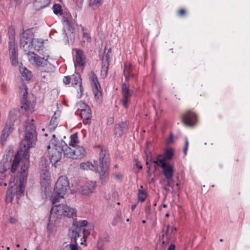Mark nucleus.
Returning <instances> with one entry per match:
<instances>
[{
  "instance_id": "bb28decb",
  "label": "nucleus",
  "mask_w": 250,
  "mask_h": 250,
  "mask_svg": "<svg viewBox=\"0 0 250 250\" xmlns=\"http://www.w3.org/2000/svg\"><path fill=\"white\" fill-rule=\"evenodd\" d=\"M10 57L18 56V48L15 45V42H8Z\"/></svg>"
},
{
  "instance_id": "3c124183",
  "label": "nucleus",
  "mask_w": 250,
  "mask_h": 250,
  "mask_svg": "<svg viewBox=\"0 0 250 250\" xmlns=\"http://www.w3.org/2000/svg\"><path fill=\"white\" fill-rule=\"evenodd\" d=\"M80 241H79V243L81 245H84V243L85 242V238L84 237V235L82 234V236L80 237Z\"/></svg>"
},
{
  "instance_id": "58836bf2",
  "label": "nucleus",
  "mask_w": 250,
  "mask_h": 250,
  "mask_svg": "<svg viewBox=\"0 0 250 250\" xmlns=\"http://www.w3.org/2000/svg\"><path fill=\"white\" fill-rule=\"evenodd\" d=\"M173 155V151L172 148H168L166 149L164 159H171L172 158Z\"/></svg>"
},
{
  "instance_id": "c85d7f7f",
  "label": "nucleus",
  "mask_w": 250,
  "mask_h": 250,
  "mask_svg": "<svg viewBox=\"0 0 250 250\" xmlns=\"http://www.w3.org/2000/svg\"><path fill=\"white\" fill-rule=\"evenodd\" d=\"M103 0H89V6L93 9H96L103 4Z\"/></svg>"
},
{
  "instance_id": "c756f323",
  "label": "nucleus",
  "mask_w": 250,
  "mask_h": 250,
  "mask_svg": "<svg viewBox=\"0 0 250 250\" xmlns=\"http://www.w3.org/2000/svg\"><path fill=\"white\" fill-rule=\"evenodd\" d=\"M82 118L84 120H88L91 118V110L90 107L84 109L83 111L80 112Z\"/></svg>"
},
{
  "instance_id": "13d9d810",
  "label": "nucleus",
  "mask_w": 250,
  "mask_h": 250,
  "mask_svg": "<svg viewBox=\"0 0 250 250\" xmlns=\"http://www.w3.org/2000/svg\"><path fill=\"white\" fill-rule=\"evenodd\" d=\"M185 13V10L184 9H181L178 12V14L179 15H183Z\"/></svg>"
},
{
  "instance_id": "f704fd0d",
  "label": "nucleus",
  "mask_w": 250,
  "mask_h": 250,
  "mask_svg": "<svg viewBox=\"0 0 250 250\" xmlns=\"http://www.w3.org/2000/svg\"><path fill=\"white\" fill-rule=\"evenodd\" d=\"M76 107L78 111L80 112L84 110V109L89 108V106L82 101L78 102L76 104Z\"/></svg>"
},
{
  "instance_id": "37998d69",
  "label": "nucleus",
  "mask_w": 250,
  "mask_h": 250,
  "mask_svg": "<svg viewBox=\"0 0 250 250\" xmlns=\"http://www.w3.org/2000/svg\"><path fill=\"white\" fill-rule=\"evenodd\" d=\"M12 64L13 66H17L19 64L18 60V56H11L10 57Z\"/></svg>"
},
{
  "instance_id": "79ce46f5",
  "label": "nucleus",
  "mask_w": 250,
  "mask_h": 250,
  "mask_svg": "<svg viewBox=\"0 0 250 250\" xmlns=\"http://www.w3.org/2000/svg\"><path fill=\"white\" fill-rule=\"evenodd\" d=\"M114 131L116 136H121L123 132V127L118 125L115 127Z\"/></svg>"
},
{
  "instance_id": "a878e982",
  "label": "nucleus",
  "mask_w": 250,
  "mask_h": 250,
  "mask_svg": "<svg viewBox=\"0 0 250 250\" xmlns=\"http://www.w3.org/2000/svg\"><path fill=\"white\" fill-rule=\"evenodd\" d=\"M21 160V154H20V152H18L17 154H16L15 156L12 165L11 166V171L12 173L15 172L17 169V168L19 164V163Z\"/></svg>"
},
{
  "instance_id": "4be33fe9",
  "label": "nucleus",
  "mask_w": 250,
  "mask_h": 250,
  "mask_svg": "<svg viewBox=\"0 0 250 250\" xmlns=\"http://www.w3.org/2000/svg\"><path fill=\"white\" fill-rule=\"evenodd\" d=\"M57 218L50 215L47 227V231L51 234L56 231Z\"/></svg>"
},
{
  "instance_id": "69168bd1",
  "label": "nucleus",
  "mask_w": 250,
  "mask_h": 250,
  "mask_svg": "<svg viewBox=\"0 0 250 250\" xmlns=\"http://www.w3.org/2000/svg\"><path fill=\"white\" fill-rule=\"evenodd\" d=\"M163 207L164 208H166V207H167V205L166 204H163Z\"/></svg>"
},
{
  "instance_id": "f03ea898",
  "label": "nucleus",
  "mask_w": 250,
  "mask_h": 250,
  "mask_svg": "<svg viewBox=\"0 0 250 250\" xmlns=\"http://www.w3.org/2000/svg\"><path fill=\"white\" fill-rule=\"evenodd\" d=\"M22 163L20 183L18 185L13 183H10V188H8L6 195L5 200L7 203L11 202L15 196H16L17 202H18L20 198L24 195L25 188L24 183L26 179L29 163L28 162H24L23 160H22Z\"/></svg>"
},
{
  "instance_id": "338daca9",
  "label": "nucleus",
  "mask_w": 250,
  "mask_h": 250,
  "mask_svg": "<svg viewBox=\"0 0 250 250\" xmlns=\"http://www.w3.org/2000/svg\"><path fill=\"white\" fill-rule=\"evenodd\" d=\"M146 155L147 156V159H148L149 156H148V154H147L146 151Z\"/></svg>"
},
{
  "instance_id": "774afa93",
  "label": "nucleus",
  "mask_w": 250,
  "mask_h": 250,
  "mask_svg": "<svg viewBox=\"0 0 250 250\" xmlns=\"http://www.w3.org/2000/svg\"><path fill=\"white\" fill-rule=\"evenodd\" d=\"M169 213H167V214H166V216L167 217H169Z\"/></svg>"
},
{
  "instance_id": "864d4df0",
  "label": "nucleus",
  "mask_w": 250,
  "mask_h": 250,
  "mask_svg": "<svg viewBox=\"0 0 250 250\" xmlns=\"http://www.w3.org/2000/svg\"><path fill=\"white\" fill-rule=\"evenodd\" d=\"M9 221L11 224H15L17 222V220L16 218L11 217L9 219Z\"/></svg>"
},
{
  "instance_id": "7c9ffc66",
  "label": "nucleus",
  "mask_w": 250,
  "mask_h": 250,
  "mask_svg": "<svg viewBox=\"0 0 250 250\" xmlns=\"http://www.w3.org/2000/svg\"><path fill=\"white\" fill-rule=\"evenodd\" d=\"M138 200L139 201L144 202L147 196L146 191L143 188V187H141V188L138 190Z\"/></svg>"
},
{
  "instance_id": "5701e85b",
  "label": "nucleus",
  "mask_w": 250,
  "mask_h": 250,
  "mask_svg": "<svg viewBox=\"0 0 250 250\" xmlns=\"http://www.w3.org/2000/svg\"><path fill=\"white\" fill-rule=\"evenodd\" d=\"M51 0H34L33 6L36 10H40L49 5Z\"/></svg>"
},
{
  "instance_id": "0eeeda50",
  "label": "nucleus",
  "mask_w": 250,
  "mask_h": 250,
  "mask_svg": "<svg viewBox=\"0 0 250 250\" xmlns=\"http://www.w3.org/2000/svg\"><path fill=\"white\" fill-rule=\"evenodd\" d=\"M50 162L55 165L62 158V149L60 146V141L56 138L55 135H52L49 145L47 146Z\"/></svg>"
},
{
  "instance_id": "ddd939ff",
  "label": "nucleus",
  "mask_w": 250,
  "mask_h": 250,
  "mask_svg": "<svg viewBox=\"0 0 250 250\" xmlns=\"http://www.w3.org/2000/svg\"><path fill=\"white\" fill-rule=\"evenodd\" d=\"M89 78L92 83V90L95 96V98L97 100L101 99L102 97V91L101 90V86L98 82V78L95 74L91 71L88 74Z\"/></svg>"
},
{
  "instance_id": "4468645a",
  "label": "nucleus",
  "mask_w": 250,
  "mask_h": 250,
  "mask_svg": "<svg viewBox=\"0 0 250 250\" xmlns=\"http://www.w3.org/2000/svg\"><path fill=\"white\" fill-rule=\"evenodd\" d=\"M182 121L187 125L192 126L196 124L197 117L194 111L189 110L183 115Z\"/></svg>"
},
{
  "instance_id": "f8f14e48",
  "label": "nucleus",
  "mask_w": 250,
  "mask_h": 250,
  "mask_svg": "<svg viewBox=\"0 0 250 250\" xmlns=\"http://www.w3.org/2000/svg\"><path fill=\"white\" fill-rule=\"evenodd\" d=\"M97 187L96 182L88 181L79 188V192L83 195L90 197L94 193Z\"/></svg>"
},
{
  "instance_id": "49530a36",
  "label": "nucleus",
  "mask_w": 250,
  "mask_h": 250,
  "mask_svg": "<svg viewBox=\"0 0 250 250\" xmlns=\"http://www.w3.org/2000/svg\"><path fill=\"white\" fill-rule=\"evenodd\" d=\"M17 110L16 109L11 110L9 113V120H12L14 119V115L17 112Z\"/></svg>"
},
{
  "instance_id": "c9c22d12",
  "label": "nucleus",
  "mask_w": 250,
  "mask_h": 250,
  "mask_svg": "<svg viewBox=\"0 0 250 250\" xmlns=\"http://www.w3.org/2000/svg\"><path fill=\"white\" fill-rule=\"evenodd\" d=\"M123 221V217L121 213H117L114 217L111 224L113 226H116L119 223Z\"/></svg>"
},
{
  "instance_id": "412c9836",
  "label": "nucleus",
  "mask_w": 250,
  "mask_h": 250,
  "mask_svg": "<svg viewBox=\"0 0 250 250\" xmlns=\"http://www.w3.org/2000/svg\"><path fill=\"white\" fill-rule=\"evenodd\" d=\"M86 155V151L83 147L79 146L74 149L73 159H81L85 157Z\"/></svg>"
},
{
  "instance_id": "20e7f679",
  "label": "nucleus",
  "mask_w": 250,
  "mask_h": 250,
  "mask_svg": "<svg viewBox=\"0 0 250 250\" xmlns=\"http://www.w3.org/2000/svg\"><path fill=\"white\" fill-rule=\"evenodd\" d=\"M69 187L67 178L64 176L60 177L56 182L54 192L51 198L53 204L56 203L60 199L64 198Z\"/></svg>"
},
{
  "instance_id": "9d476101",
  "label": "nucleus",
  "mask_w": 250,
  "mask_h": 250,
  "mask_svg": "<svg viewBox=\"0 0 250 250\" xmlns=\"http://www.w3.org/2000/svg\"><path fill=\"white\" fill-rule=\"evenodd\" d=\"M157 165L163 169V173L166 178L173 177L174 174V167L173 165L166 163L162 155H159L157 158Z\"/></svg>"
},
{
  "instance_id": "9b49d317",
  "label": "nucleus",
  "mask_w": 250,
  "mask_h": 250,
  "mask_svg": "<svg viewBox=\"0 0 250 250\" xmlns=\"http://www.w3.org/2000/svg\"><path fill=\"white\" fill-rule=\"evenodd\" d=\"M133 91L129 89L128 83H125L122 87L121 102L125 108H127L130 103Z\"/></svg>"
},
{
  "instance_id": "393cba45",
  "label": "nucleus",
  "mask_w": 250,
  "mask_h": 250,
  "mask_svg": "<svg viewBox=\"0 0 250 250\" xmlns=\"http://www.w3.org/2000/svg\"><path fill=\"white\" fill-rule=\"evenodd\" d=\"M82 79L79 73H76L73 76V82L72 84L74 85H78L79 89L81 92V95L83 93V90L82 88Z\"/></svg>"
},
{
  "instance_id": "c03bdc74",
  "label": "nucleus",
  "mask_w": 250,
  "mask_h": 250,
  "mask_svg": "<svg viewBox=\"0 0 250 250\" xmlns=\"http://www.w3.org/2000/svg\"><path fill=\"white\" fill-rule=\"evenodd\" d=\"M166 179H167V185L172 188H173L174 186V182L172 177L166 178Z\"/></svg>"
},
{
  "instance_id": "680f3d73",
  "label": "nucleus",
  "mask_w": 250,
  "mask_h": 250,
  "mask_svg": "<svg viewBox=\"0 0 250 250\" xmlns=\"http://www.w3.org/2000/svg\"><path fill=\"white\" fill-rule=\"evenodd\" d=\"M136 207V205L134 204L132 206V209L134 210Z\"/></svg>"
},
{
  "instance_id": "cd10ccee",
  "label": "nucleus",
  "mask_w": 250,
  "mask_h": 250,
  "mask_svg": "<svg viewBox=\"0 0 250 250\" xmlns=\"http://www.w3.org/2000/svg\"><path fill=\"white\" fill-rule=\"evenodd\" d=\"M20 71L22 76L26 80H29L31 78V72L29 71L26 67H21Z\"/></svg>"
},
{
  "instance_id": "f3484780",
  "label": "nucleus",
  "mask_w": 250,
  "mask_h": 250,
  "mask_svg": "<svg viewBox=\"0 0 250 250\" xmlns=\"http://www.w3.org/2000/svg\"><path fill=\"white\" fill-rule=\"evenodd\" d=\"M60 146H61L62 151L63 152L64 156L67 158L73 159L74 158V149H72L62 140L60 141Z\"/></svg>"
},
{
  "instance_id": "de8ad7c7",
  "label": "nucleus",
  "mask_w": 250,
  "mask_h": 250,
  "mask_svg": "<svg viewBox=\"0 0 250 250\" xmlns=\"http://www.w3.org/2000/svg\"><path fill=\"white\" fill-rule=\"evenodd\" d=\"M78 243H72L69 245L70 250H79L78 247Z\"/></svg>"
},
{
  "instance_id": "ea45409f",
  "label": "nucleus",
  "mask_w": 250,
  "mask_h": 250,
  "mask_svg": "<svg viewBox=\"0 0 250 250\" xmlns=\"http://www.w3.org/2000/svg\"><path fill=\"white\" fill-rule=\"evenodd\" d=\"M88 222L86 220H80L74 223L73 226H75L76 227H80L83 229L82 228L86 226Z\"/></svg>"
},
{
  "instance_id": "1a4fd4ad",
  "label": "nucleus",
  "mask_w": 250,
  "mask_h": 250,
  "mask_svg": "<svg viewBox=\"0 0 250 250\" xmlns=\"http://www.w3.org/2000/svg\"><path fill=\"white\" fill-rule=\"evenodd\" d=\"M41 185L42 191L45 194L51 191L50 185L51 183V176L49 172L48 168L45 167L41 169L40 172Z\"/></svg>"
},
{
  "instance_id": "39448f33",
  "label": "nucleus",
  "mask_w": 250,
  "mask_h": 250,
  "mask_svg": "<svg viewBox=\"0 0 250 250\" xmlns=\"http://www.w3.org/2000/svg\"><path fill=\"white\" fill-rule=\"evenodd\" d=\"M53 204L51 210V216L56 218H62L65 217L74 218L76 216V211L75 208H71L66 204Z\"/></svg>"
},
{
  "instance_id": "8fccbe9b",
  "label": "nucleus",
  "mask_w": 250,
  "mask_h": 250,
  "mask_svg": "<svg viewBox=\"0 0 250 250\" xmlns=\"http://www.w3.org/2000/svg\"><path fill=\"white\" fill-rule=\"evenodd\" d=\"M71 78L69 76H65L63 79V82L65 84H69L70 83Z\"/></svg>"
},
{
  "instance_id": "6e6552de",
  "label": "nucleus",
  "mask_w": 250,
  "mask_h": 250,
  "mask_svg": "<svg viewBox=\"0 0 250 250\" xmlns=\"http://www.w3.org/2000/svg\"><path fill=\"white\" fill-rule=\"evenodd\" d=\"M27 55L30 63L40 67L42 71L49 72L52 70L53 67L47 59L39 56L33 52H29Z\"/></svg>"
},
{
  "instance_id": "f257e3e1",
  "label": "nucleus",
  "mask_w": 250,
  "mask_h": 250,
  "mask_svg": "<svg viewBox=\"0 0 250 250\" xmlns=\"http://www.w3.org/2000/svg\"><path fill=\"white\" fill-rule=\"evenodd\" d=\"M100 169H98V162L94 161V164L90 162H84L81 163L80 168L83 170H91L98 172L101 176L102 183L106 181L108 176V170L109 165V157L105 150L101 149L99 156Z\"/></svg>"
},
{
  "instance_id": "bf43d9fd",
  "label": "nucleus",
  "mask_w": 250,
  "mask_h": 250,
  "mask_svg": "<svg viewBox=\"0 0 250 250\" xmlns=\"http://www.w3.org/2000/svg\"><path fill=\"white\" fill-rule=\"evenodd\" d=\"M136 166H137V167H138L139 169H141L142 168V166L141 165H140L139 162L136 163Z\"/></svg>"
},
{
  "instance_id": "aec40b11",
  "label": "nucleus",
  "mask_w": 250,
  "mask_h": 250,
  "mask_svg": "<svg viewBox=\"0 0 250 250\" xmlns=\"http://www.w3.org/2000/svg\"><path fill=\"white\" fill-rule=\"evenodd\" d=\"M11 123H9L8 121H7L2 131V133L0 136V140L1 144H3L7 140L11 133Z\"/></svg>"
},
{
  "instance_id": "e2e57ef3",
  "label": "nucleus",
  "mask_w": 250,
  "mask_h": 250,
  "mask_svg": "<svg viewBox=\"0 0 250 250\" xmlns=\"http://www.w3.org/2000/svg\"><path fill=\"white\" fill-rule=\"evenodd\" d=\"M149 162H148V160H147V161H146V165L148 166V168L149 169V168H150V166L149 165Z\"/></svg>"
},
{
  "instance_id": "5fc2aeb1",
  "label": "nucleus",
  "mask_w": 250,
  "mask_h": 250,
  "mask_svg": "<svg viewBox=\"0 0 250 250\" xmlns=\"http://www.w3.org/2000/svg\"><path fill=\"white\" fill-rule=\"evenodd\" d=\"M175 246L174 244H171L167 249V250H175Z\"/></svg>"
},
{
  "instance_id": "0e129e2a",
  "label": "nucleus",
  "mask_w": 250,
  "mask_h": 250,
  "mask_svg": "<svg viewBox=\"0 0 250 250\" xmlns=\"http://www.w3.org/2000/svg\"><path fill=\"white\" fill-rule=\"evenodd\" d=\"M4 185V186H6L7 184L6 183L3 184L2 182H0V185Z\"/></svg>"
},
{
  "instance_id": "a211bd4d",
  "label": "nucleus",
  "mask_w": 250,
  "mask_h": 250,
  "mask_svg": "<svg viewBox=\"0 0 250 250\" xmlns=\"http://www.w3.org/2000/svg\"><path fill=\"white\" fill-rule=\"evenodd\" d=\"M75 66L81 67L85 62V56L83 52L81 50H77L76 54Z\"/></svg>"
},
{
  "instance_id": "7ed1b4c3",
  "label": "nucleus",
  "mask_w": 250,
  "mask_h": 250,
  "mask_svg": "<svg viewBox=\"0 0 250 250\" xmlns=\"http://www.w3.org/2000/svg\"><path fill=\"white\" fill-rule=\"evenodd\" d=\"M25 126V138L21 141V146L23 148H21L18 152L20 154H22V160L24 162H29L30 155L29 154L28 149L34 146L36 140L35 127L32 122H27L24 125Z\"/></svg>"
},
{
  "instance_id": "6e6d98bb",
  "label": "nucleus",
  "mask_w": 250,
  "mask_h": 250,
  "mask_svg": "<svg viewBox=\"0 0 250 250\" xmlns=\"http://www.w3.org/2000/svg\"><path fill=\"white\" fill-rule=\"evenodd\" d=\"M151 207L150 206H148L146 208V211L147 214L150 213Z\"/></svg>"
},
{
  "instance_id": "09e8293b",
  "label": "nucleus",
  "mask_w": 250,
  "mask_h": 250,
  "mask_svg": "<svg viewBox=\"0 0 250 250\" xmlns=\"http://www.w3.org/2000/svg\"><path fill=\"white\" fill-rule=\"evenodd\" d=\"M97 250H104V244L101 242V240H98L97 246Z\"/></svg>"
},
{
  "instance_id": "4c0bfd02",
  "label": "nucleus",
  "mask_w": 250,
  "mask_h": 250,
  "mask_svg": "<svg viewBox=\"0 0 250 250\" xmlns=\"http://www.w3.org/2000/svg\"><path fill=\"white\" fill-rule=\"evenodd\" d=\"M15 30L13 28H10L8 30V35L9 41L8 42H15Z\"/></svg>"
},
{
  "instance_id": "b1692460",
  "label": "nucleus",
  "mask_w": 250,
  "mask_h": 250,
  "mask_svg": "<svg viewBox=\"0 0 250 250\" xmlns=\"http://www.w3.org/2000/svg\"><path fill=\"white\" fill-rule=\"evenodd\" d=\"M57 113L55 112L54 116L52 117L48 125V128L50 131H53L58 125L59 120L58 118L59 116V114H58V116H57Z\"/></svg>"
},
{
  "instance_id": "6ab92c4d",
  "label": "nucleus",
  "mask_w": 250,
  "mask_h": 250,
  "mask_svg": "<svg viewBox=\"0 0 250 250\" xmlns=\"http://www.w3.org/2000/svg\"><path fill=\"white\" fill-rule=\"evenodd\" d=\"M110 61V56L108 53L104 55L103 57L102 60V67L101 70V75L104 78L107 73L109 66V62Z\"/></svg>"
},
{
  "instance_id": "2eb2a0df",
  "label": "nucleus",
  "mask_w": 250,
  "mask_h": 250,
  "mask_svg": "<svg viewBox=\"0 0 250 250\" xmlns=\"http://www.w3.org/2000/svg\"><path fill=\"white\" fill-rule=\"evenodd\" d=\"M82 230L80 227H76L73 226L69 231V236L71 239L72 243H77L80 237L83 234Z\"/></svg>"
},
{
  "instance_id": "052dcab7",
  "label": "nucleus",
  "mask_w": 250,
  "mask_h": 250,
  "mask_svg": "<svg viewBox=\"0 0 250 250\" xmlns=\"http://www.w3.org/2000/svg\"><path fill=\"white\" fill-rule=\"evenodd\" d=\"M133 250H142L138 247H134Z\"/></svg>"
},
{
  "instance_id": "4d7b16f0",
  "label": "nucleus",
  "mask_w": 250,
  "mask_h": 250,
  "mask_svg": "<svg viewBox=\"0 0 250 250\" xmlns=\"http://www.w3.org/2000/svg\"><path fill=\"white\" fill-rule=\"evenodd\" d=\"M69 39L71 41H73L74 39V34L72 32H71L69 35Z\"/></svg>"
},
{
  "instance_id": "72a5a7b5",
  "label": "nucleus",
  "mask_w": 250,
  "mask_h": 250,
  "mask_svg": "<svg viewBox=\"0 0 250 250\" xmlns=\"http://www.w3.org/2000/svg\"><path fill=\"white\" fill-rule=\"evenodd\" d=\"M79 142L78 135L76 133L71 136L69 145L70 146L74 147L79 143Z\"/></svg>"
},
{
  "instance_id": "a18cd8bd",
  "label": "nucleus",
  "mask_w": 250,
  "mask_h": 250,
  "mask_svg": "<svg viewBox=\"0 0 250 250\" xmlns=\"http://www.w3.org/2000/svg\"><path fill=\"white\" fill-rule=\"evenodd\" d=\"M188 140L187 139V138H186L185 139V146L184 147V149H183V152L185 154V155H187V151H188Z\"/></svg>"
},
{
  "instance_id": "a19ab883",
  "label": "nucleus",
  "mask_w": 250,
  "mask_h": 250,
  "mask_svg": "<svg viewBox=\"0 0 250 250\" xmlns=\"http://www.w3.org/2000/svg\"><path fill=\"white\" fill-rule=\"evenodd\" d=\"M174 231H176V228H174L172 226H168L167 227V230L165 235H166L167 237H170Z\"/></svg>"
},
{
  "instance_id": "2f4dec72",
  "label": "nucleus",
  "mask_w": 250,
  "mask_h": 250,
  "mask_svg": "<svg viewBox=\"0 0 250 250\" xmlns=\"http://www.w3.org/2000/svg\"><path fill=\"white\" fill-rule=\"evenodd\" d=\"M130 65L127 62L124 65V73L125 75V80L127 81L129 79V77L131 75L132 77H133L134 75L133 74H131L129 70Z\"/></svg>"
},
{
  "instance_id": "603ef678",
  "label": "nucleus",
  "mask_w": 250,
  "mask_h": 250,
  "mask_svg": "<svg viewBox=\"0 0 250 250\" xmlns=\"http://www.w3.org/2000/svg\"><path fill=\"white\" fill-rule=\"evenodd\" d=\"M167 143L168 144H170L172 143L173 142V136L172 135H170L169 137L167 139Z\"/></svg>"
},
{
  "instance_id": "e433bc0d",
  "label": "nucleus",
  "mask_w": 250,
  "mask_h": 250,
  "mask_svg": "<svg viewBox=\"0 0 250 250\" xmlns=\"http://www.w3.org/2000/svg\"><path fill=\"white\" fill-rule=\"evenodd\" d=\"M53 11L55 14L62 15V6L59 4H55L53 5Z\"/></svg>"
},
{
  "instance_id": "dca6fc26",
  "label": "nucleus",
  "mask_w": 250,
  "mask_h": 250,
  "mask_svg": "<svg viewBox=\"0 0 250 250\" xmlns=\"http://www.w3.org/2000/svg\"><path fill=\"white\" fill-rule=\"evenodd\" d=\"M21 92H23V98L22 100V105L21 108H24L25 110L31 111L32 110L35 106V104L33 102H28L26 98L27 97L28 92L26 87L23 85L21 88Z\"/></svg>"
},
{
  "instance_id": "423d86ee",
  "label": "nucleus",
  "mask_w": 250,
  "mask_h": 250,
  "mask_svg": "<svg viewBox=\"0 0 250 250\" xmlns=\"http://www.w3.org/2000/svg\"><path fill=\"white\" fill-rule=\"evenodd\" d=\"M33 34L30 30H27L23 34V38L21 39V45L25 49L27 47L33 48L39 51L42 49L43 42L41 39H33Z\"/></svg>"
},
{
  "instance_id": "473e14b6",
  "label": "nucleus",
  "mask_w": 250,
  "mask_h": 250,
  "mask_svg": "<svg viewBox=\"0 0 250 250\" xmlns=\"http://www.w3.org/2000/svg\"><path fill=\"white\" fill-rule=\"evenodd\" d=\"M82 31L83 32V42H90L91 41V38L89 32L85 30L83 27H82Z\"/></svg>"
}]
</instances>
